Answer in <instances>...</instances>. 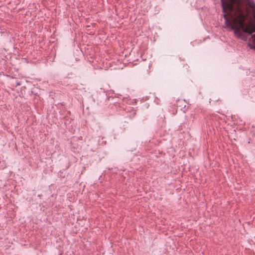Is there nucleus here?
<instances>
[{
	"instance_id": "nucleus-1",
	"label": "nucleus",
	"mask_w": 255,
	"mask_h": 255,
	"mask_svg": "<svg viewBox=\"0 0 255 255\" xmlns=\"http://www.w3.org/2000/svg\"><path fill=\"white\" fill-rule=\"evenodd\" d=\"M225 24L237 36L255 32V4L251 0H221Z\"/></svg>"
},
{
	"instance_id": "nucleus-2",
	"label": "nucleus",
	"mask_w": 255,
	"mask_h": 255,
	"mask_svg": "<svg viewBox=\"0 0 255 255\" xmlns=\"http://www.w3.org/2000/svg\"><path fill=\"white\" fill-rule=\"evenodd\" d=\"M249 43L252 44L254 48L255 49V34L250 38Z\"/></svg>"
}]
</instances>
